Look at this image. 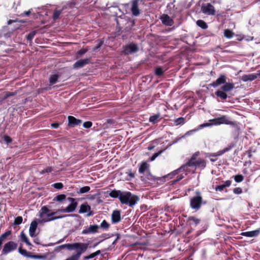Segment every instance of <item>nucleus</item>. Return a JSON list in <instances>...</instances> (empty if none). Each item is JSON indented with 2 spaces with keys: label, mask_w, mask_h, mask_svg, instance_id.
Here are the masks:
<instances>
[{
  "label": "nucleus",
  "mask_w": 260,
  "mask_h": 260,
  "mask_svg": "<svg viewBox=\"0 0 260 260\" xmlns=\"http://www.w3.org/2000/svg\"><path fill=\"white\" fill-rule=\"evenodd\" d=\"M200 154V152L199 151L194 152L185 164L173 172L172 174L176 175L182 170L186 172H190V171L188 169L189 167L193 168L194 170L197 168H200L201 170L204 169L206 167V161L202 158H197Z\"/></svg>",
  "instance_id": "1"
},
{
  "label": "nucleus",
  "mask_w": 260,
  "mask_h": 260,
  "mask_svg": "<svg viewBox=\"0 0 260 260\" xmlns=\"http://www.w3.org/2000/svg\"><path fill=\"white\" fill-rule=\"evenodd\" d=\"M112 198H118L122 204L128 205L129 207L134 206L139 200L137 195L132 194L130 191H122L120 190L113 189L109 193Z\"/></svg>",
  "instance_id": "2"
},
{
  "label": "nucleus",
  "mask_w": 260,
  "mask_h": 260,
  "mask_svg": "<svg viewBox=\"0 0 260 260\" xmlns=\"http://www.w3.org/2000/svg\"><path fill=\"white\" fill-rule=\"evenodd\" d=\"M60 211H58V210H56V211H52L51 212V210L48 209V208L44 206L42 207L41 211H40V216L43 217L45 214L47 215V218H43V220L45 222H48L52 220H54L57 219L62 218L65 217H67L68 216V215H61L58 216H53L56 213L59 212Z\"/></svg>",
  "instance_id": "3"
},
{
  "label": "nucleus",
  "mask_w": 260,
  "mask_h": 260,
  "mask_svg": "<svg viewBox=\"0 0 260 260\" xmlns=\"http://www.w3.org/2000/svg\"><path fill=\"white\" fill-rule=\"evenodd\" d=\"M209 121L212 123V125H218L224 124L232 125L235 127H237L238 126V123L236 121L232 120V119L230 117L226 115H222L219 117L210 119L209 120Z\"/></svg>",
  "instance_id": "4"
},
{
  "label": "nucleus",
  "mask_w": 260,
  "mask_h": 260,
  "mask_svg": "<svg viewBox=\"0 0 260 260\" xmlns=\"http://www.w3.org/2000/svg\"><path fill=\"white\" fill-rule=\"evenodd\" d=\"M234 84L233 83L225 82L219 90H217L215 94L222 100H225L228 98L226 92L231 91L234 88Z\"/></svg>",
  "instance_id": "5"
},
{
  "label": "nucleus",
  "mask_w": 260,
  "mask_h": 260,
  "mask_svg": "<svg viewBox=\"0 0 260 260\" xmlns=\"http://www.w3.org/2000/svg\"><path fill=\"white\" fill-rule=\"evenodd\" d=\"M195 193L196 196L190 199V207L191 209L198 211L201 208L202 205L206 204V202H203L201 193L200 191H197Z\"/></svg>",
  "instance_id": "6"
},
{
  "label": "nucleus",
  "mask_w": 260,
  "mask_h": 260,
  "mask_svg": "<svg viewBox=\"0 0 260 260\" xmlns=\"http://www.w3.org/2000/svg\"><path fill=\"white\" fill-rule=\"evenodd\" d=\"M88 245L89 244L86 243H73V250H76V253L75 254L80 257L81 254L87 250Z\"/></svg>",
  "instance_id": "7"
},
{
  "label": "nucleus",
  "mask_w": 260,
  "mask_h": 260,
  "mask_svg": "<svg viewBox=\"0 0 260 260\" xmlns=\"http://www.w3.org/2000/svg\"><path fill=\"white\" fill-rule=\"evenodd\" d=\"M17 244L14 241H10L6 243L2 249V255H6L9 253L16 250L17 247Z\"/></svg>",
  "instance_id": "8"
},
{
  "label": "nucleus",
  "mask_w": 260,
  "mask_h": 260,
  "mask_svg": "<svg viewBox=\"0 0 260 260\" xmlns=\"http://www.w3.org/2000/svg\"><path fill=\"white\" fill-rule=\"evenodd\" d=\"M139 51V47L137 44L130 43L123 47L122 52L125 55H129L137 53Z\"/></svg>",
  "instance_id": "9"
},
{
  "label": "nucleus",
  "mask_w": 260,
  "mask_h": 260,
  "mask_svg": "<svg viewBox=\"0 0 260 260\" xmlns=\"http://www.w3.org/2000/svg\"><path fill=\"white\" fill-rule=\"evenodd\" d=\"M18 252L20 254L26 257L34 259H45L46 258L45 255L34 254L31 252H27L25 249H23L21 246L19 247Z\"/></svg>",
  "instance_id": "10"
},
{
  "label": "nucleus",
  "mask_w": 260,
  "mask_h": 260,
  "mask_svg": "<svg viewBox=\"0 0 260 260\" xmlns=\"http://www.w3.org/2000/svg\"><path fill=\"white\" fill-rule=\"evenodd\" d=\"M201 11L208 15H214L216 12L214 7L210 3L203 4L201 6Z\"/></svg>",
  "instance_id": "11"
},
{
  "label": "nucleus",
  "mask_w": 260,
  "mask_h": 260,
  "mask_svg": "<svg viewBox=\"0 0 260 260\" xmlns=\"http://www.w3.org/2000/svg\"><path fill=\"white\" fill-rule=\"evenodd\" d=\"M232 148V146H229L223 150H220L216 153H208L207 156L210 158V160L212 162H214L217 160V157L222 155L225 152L229 151Z\"/></svg>",
  "instance_id": "12"
},
{
  "label": "nucleus",
  "mask_w": 260,
  "mask_h": 260,
  "mask_svg": "<svg viewBox=\"0 0 260 260\" xmlns=\"http://www.w3.org/2000/svg\"><path fill=\"white\" fill-rule=\"evenodd\" d=\"M88 212L87 216H91L93 215L94 212L91 210V207L88 205L87 202H85L81 204L79 210V213L80 214L85 213Z\"/></svg>",
  "instance_id": "13"
},
{
  "label": "nucleus",
  "mask_w": 260,
  "mask_h": 260,
  "mask_svg": "<svg viewBox=\"0 0 260 260\" xmlns=\"http://www.w3.org/2000/svg\"><path fill=\"white\" fill-rule=\"evenodd\" d=\"M226 79L227 77L225 74H220L219 78L215 81L209 84V86L216 87L219 85L224 84L226 82Z\"/></svg>",
  "instance_id": "14"
},
{
  "label": "nucleus",
  "mask_w": 260,
  "mask_h": 260,
  "mask_svg": "<svg viewBox=\"0 0 260 260\" xmlns=\"http://www.w3.org/2000/svg\"><path fill=\"white\" fill-rule=\"evenodd\" d=\"M99 226L97 224L90 225L89 227H86L82 231L81 234L83 235H88L89 234H94L98 232Z\"/></svg>",
  "instance_id": "15"
},
{
  "label": "nucleus",
  "mask_w": 260,
  "mask_h": 260,
  "mask_svg": "<svg viewBox=\"0 0 260 260\" xmlns=\"http://www.w3.org/2000/svg\"><path fill=\"white\" fill-rule=\"evenodd\" d=\"M90 59V58H84L80 59L74 63V64H73V68L74 69H80L83 68L85 65L89 63Z\"/></svg>",
  "instance_id": "16"
},
{
  "label": "nucleus",
  "mask_w": 260,
  "mask_h": 260,
  "mask_svg": "<svg viewBox=\"0 0 260 260\" xmlns=\"http://www.w3.org/2000/svg\"><path fill=\"white\" fill-rule=\"evenodd\" d=\"M139 0H133L132 2V7L131 9L133 15L138 16L140 12L138 8Z\"/></svg>",
  "instance_id": "17"
},
{
  "label": "nucleus",
  "mask_w": 260,
  "mask_h": 260,
  "mask_svg": "<svg viewBox=\"0 0 260 260\" xmlns=\"http://www.w3.org/2000/svg\"><path fill=\"white\" fill-rule=\"evenodd\" d=\"M78 206V202H75L73 203L70 204L66 208L62 209H58V211H60V212H63V213H70L72 212L77 208Z\"/></svg>",
  "instance_id": "18"
},
{
  "label": "nucleus",
  "mask_w": 260,
  "mask_h": 260,
  "mask_svg": "<svg viewBox=\"0 0 260 260\" xmlns=\"http://www.w3.org/2000/svg\"><path fill=\"white\" fill-rule=\"evenodd\" d=\"M160 19L162 23L167 26H171L174 24L173 19L167 14H163L161 16Z\"/></svg>",
  "instance_id": "19"
},
{
  "label": "nucleus",
  "mask_w": 260,
  "mask_h": 260,
  "mask_svg": "<svg viewBox=\"0 0 260 260\" xmlns=\"http://www.w3.org/2000/svg\"><path fill=\"white\" fill-rule=\"evenodd\" d=\"M68 125L70 126L74 127L76 125H79L82 123V120L80 119H76L73 116H68Z\"/></svg>",
  "instance_id": "20"
},
{
  "label": "nucleus",
  "mask_w": 260,
  "mask_h": 260,
  "mask_svg": "<svg viewBox=\"0 0 260 260\" xmlns=\"http://www.w3.org/2000/svg\"><path fill=\"white\" fill-rule=\"evenodd\" d=\"M111 219L113 223H116L120 222L121 220L120 211L119 210H114L112 214Z\"/></svg>",
  "instance_id": "21"
},
{
  "label": "nucleus",
  "mask_w": 260,
  "mask_h": 260,
  "mask_svg": "<svg viewBox=\"0 0 260 260\" xmlns=\"http://www.w3.org/2000/svg\"><path fill=\"white\" fill-rule=\"evenodd\" d=\"M20 241L26 244L27 246L29 247V249H31L32 247L33 246L32 244L30 242L28 237L26 235V234L24 233V231H21L20 235Z\"/></svg>",
  "instance_id": "22"
},
{
  "label": "nucleus",
  "mask_w": 260,
  "mask_h": 260,
  "mask_svg": "<svg viewBox=\"0 0 260 260\" xmlns=\"http://www.w3.org/2000/svg\"><path fill=\"white\" fill-rule=\"evenodd\" d=\"M38 226V223L36 220L32 221L30 225L29 234L31 237H35V232Z\"/></svg>",
  "instance_id": "23"
},
{
  "label": "nucleus",
  "mask_w": 260,
  "mask_h": 260,
  "mask_svg": "<svg viewBox=\"0 0 260 260\" xmlns=\"http://www.w3.org/2000/svg\"><path fill=\"white\" fill-rule=\"evenodd\" d=\"M257 78V76L253 74H249V75H243L241 77V80L244 82H246L248 81H252L255 80Z\"/></svg>",
  "instance_id": "24"
},
{
  "label": "nucleus",
  "mask_w": 260,
  "mask_h": 260,
  "mask_svg": "<svg viewBox=\"0 0 260 260\" xmlns=\"http://www.w3.org/2000/svg\"><path fill=\"white\" fill-rule=\"evenodd\" d=\"M201 220L195 216H189L188 218L187 222L190 225L197 226L200 222Z\"/></svg>",
  "instance_id": "25"
},
{
  "label": "nucleus",
  "mask_w": 260,
  "mask_h": 260,
  "mask_svg": "<svg viewBox=\"0 0 260 260\" xmlns=\"http://www.w3.org/2000/svg\"><path fill=\"white\" fill-rule=\"evenodd\" d=\"M149 165L146 162H143L141 164L139 169V172L140 174L144 173L148 168Z\"/></svg>",
  "instance_id": "26"
},
{
  "label": "nucleus",
  "mask_w": 260,
  "mask_h": 260,
  "mask_svg": "<svg viewBox=\"0 0 260 260\" xmlns=\"http://www.w3.org/2000/svg\"><path fill=\"white\" fill-rule=\"evenodd\" d=\"M166 70H163L162 68L160 66H158L155 68L154 70V74L158 77L161 76L165 73Z\"/></svg>",
  "instance_id": "27"
},
{
  "label": "nucleus",
  "mask_w": 260,
  "mask_h": 260,
  "mask_svg": "<svg viewBox=\"0 0 260 260\" xmlns=\"http://www.w3.org/2000/svg\"><path fill=\"white\" fill-rule=\"evenodd\" d=\"M17 94V92H10V91H7L5 92L4 93V95L3 97L1 98V102L4 101V100H6L8 98L14 96Z\"/></svg>",
  "instance_id": "28"
},
{
  "label": "nucleus",
  "mask_w": 260,
  "mask_h": 260,
  "mask_svg": "<svg viewBox=\"0 0 260 260\" xmlns=\"http://www.w3.org/2000/svg\"><path fill=\"white\" fill-rule=\"evenodd\" d=\"M196 23L198 26L202 29H206L208 28L207 24L203 20H198Z\"/></svg>",
  "instance_id": "29"
},
{
  "label": "nucleus",
  "mask_w": 260,
  "mask_h": 260,
  "mask_svg": "<svg viewBox=\"0 0 260 260\" xmlns=\"http://www.w3.org/2000/svg\"><path fill=\"white\" fill-rule=\"evenodd\" d=\"M58 78L59 76L57 74L51 75L49 79V82L50 84L53 85L56 83L58 80Z\"/></svg>",
  "instance_id": "30"
},
{
  "label": "nucleus",
  "mask_w": 260,
  "mask_h": 260,
  "mask_svg": "<svg viewBox=\"0 0 260 260\" xmlns=\"http://www.w3.org/2000/svg\"><path fill=\"white\" fill-rule=\"evenodd\" d=\"M160 117L159 114H154L152 116H151L149 117V120L150 122H152L153 123H156L158 120V119Z\"/></svg>",
  "instance_id": "31"
},
{
  "label": "nucleus",
  "mask_w": 260,
  "mask_h": 260,
  "mask_svg": "<svg viewBox=\"0 0 260 260\" xmlns=\"http://www.w3.org/2000/svg\"><path fill=\"white\" fill-rule=\"evenodd\" d=\"M90 189V187L89 186H85L84 187H81L79 189V190L77 191V192L78 194H82L88 192Z\"/></svg>",
  "instance_id": "32"
},
{
  "label": "nucleus",
  "mask_w": 260,
  "mask_h": 260,
  "mask_svg": "<svg viewBox=\"0 0 260 260\" xmlns=\"http://www.w3.org/2000/svg\"><path fill=\"white\" fill-rule=\"evenodd\" d=\"M224 36L227 38H232L234 36V33L230 29H226L224 31Z\"/></svg>",
  "instance_id": "33"
},
{
  "label": "nucleus",
  "mask_w": 260,
  "mask_h": 260,
  "mask_svg": "<svg viewBox=\"0 0 260 260\" xmlns=\"http://www.w3.org/2000/svg\"><path fill=\"white\" fill-rule=\"evenodd\" d=\"M185 122V119L183 117H179L174 120L175 125H182Z\"/></svg>",
  "instance_id": "34"
},
{
  "label": "nucleus",
  "mask_w": 260,
  "mask_h": 260,
  "mask_svg": "<svg viewBox=\"0 0 260 260\" xmlns=\"http://www.w3.org/2000/svg\"><path fill=\"white\" fill-rule=\"evenodd\" d=\"M66 198V196L64 194H60L56 196L54 199L53 201H58L59 202H61L64 200Z\"/></svg>",
  "instance_id": "35"
},
{
  "label": "nucleus",
  "mask_w": 260,
  "mask_h": 260,
  "mask_svg": "<svg viewBox=\"0 0 260 260\" xmlns=\"http://www.w3.org/2000/svg\"><path fill=\"white\" fill-rule=\"evenodd\" d=\"M101 253V251L100 250H97L96 251L89 254V255L86 256L84 257V259H89L92 258H94L96 256L98 255Z\"/></svg>",
  "instance_id": "36"
},
{
  "label": "nucleus",
  "mask_w": 260,
  "mask_h": 260,
  "mask_svg": "<svg viewBox=\"0 0 260 260\" xmlns=\"http://www.w3.org/2000/svg\"><path fill=\"white\" fill-rule=\"evenodd\" d=\"M235 181L237 183L241 182L243 181L244 177L242 175L238 174L233 176Z\"/></svg>",
  "instance_id": "37"
},
{
  "label": "nucleus",
  "mask_w": 260,
  "mask_h": 260,
  "mask_svg": "<svg viewBox=\"0 0 260 260\" xmlns=\"http://www.w3.org/2000/svg\"><path fill=\"white\" fill-rule=\"evenodd\" d=\"M100 227L104 229L107 230L110 228V224L107 222L106 220H104L100 224Z\"/></svg>",
  "instance_id": "38"
},
{
  "label": "nucleus",
  "mask_w": 260,
  "mask_h": 260,
  "mask_svg": "<svg viewBox=\"0 0 260 260\" xmlns=\"http://www.w3.org/2000/svg\"><path fill=\"white\" fill-rule=\"evenodd\" d=\"M37 30H33V31L30 32L26 36L27 40L29 41H31L32 40L34 36L37 34Z\"/></svg>",
  "instance_id": "39"
},
{
  "label": "nucleus",
  "mask_w": 260,
  "mask_h": 260,
  "mask_svg": "<svg viewBox=\"0 0 260 260\" xmlns=\"http://www.w3.org/2000/svg\"><path fill=\"white\" fill-rule=\"evenodd\" d=\"M11 234V231H8L4 233H3L2 235L0 236V240L3 242V241L6 239V238L9 236Z\"/></svg>",
  "instance_id": "40"
},
{
  "label": "nucleus",
  "mask_w": 260,
  "mask_h": 260,
  "mask_svg": "<svg viewBox=\"0 0 260 260\" xmlns=\"http://www.w3.org/2000/svg\"><path fill=\"white\" fill-rule=\"evenodd\" d=\"M73 243H72V244L68 243V244H63V245H61L60 247L62 249L67 248L69 250H73Z\"/></svg>",
  "instance_id": "41"
},
{
  "label": "nucleus",
  "mask_w": 260,
  "mask_h": 260,
  "mask_svg": "<svg viewBox=\"0 0 260 260\" xmlns=\"http://www.w3.org/2000/svg\"><path fill=\"white\" fill-rule=\"evenodd\" d=\"M3 141L6 143L7 144L11 143L12 142V139L8 135H5L3 137Z\"/></svg>",
  "instance_id": "42"
},
{
  "label": "nucleus",
  "mask_w": 260,
  "mask_h": 260,
  "mask_svg": "<svg viewBox=\"0 0 260 260\" xmlns=\"http://www.w3.org/2000/svg\"><path fill=\"white\" fill-rule=\"evenodd\" d=\"M23 220V218L22 216H17L15 218L14 224L15 225H19L20 224Z\"/></svg>",
  "instance_id": "43"
},
{
  "label": "nucleus",
  "mask_w": 260,
  "mask_h": 260,
  "mask_svg": "<svg viewBox=\"0 0 260 260\" xmlns=\"http://www.w3.org/2000/svg\"><path fill=\"white\" fill-rule=\"evenodd\" d=\"M52 186H53L56 189H61L63 187V185L61 182H57L52 184Z\"/></svg>",
  "instance_id": "44"
},
{
  "label": "nucleus",
  "mask_w": 260,
  "mask_h": 260,
  "mask_svg": "<svg viewBox=\"0 0 260 260\" xmlns=\"http://www.w3.org/2000/svg\"><path fill=\"white\" fill-rule=\"evenodd\" d=\"M61 12L60 11L55 10L53 15V19L54 20L57 19L59 18L60 15L61 14Z\"/></svg>",
  "instance_id": "45"
},
{
  "label": "nucleus",
  "mask_w": 260,
  "mask_h": 260,
  "mask_svg": "<svg viewBox=\"0 0 260 260\" xmlns=\"http://www.w3.org/2000/svg\"><path fill=\"white\" fill-rule=\"evenodd\" d=\"M88 51L87 49L83 48L79 50L77 52L78 57H81L83 54H84Z\"/></svg>",
  "instance_id": "46"
},
{
  "label": "nucleus",
  "mask_w": 260,
  "mask_h": 260,
  "mask_svg": "<svg viewBox=\"0 0 260 260\" xmlns=\"http://www.w3.org/2000/svg\"><path fill=\"white\" fill-rule=\"evenodd\" d=\"M53 170V168L52 167H47L45 169H43L41 172V174H45L46 173L51 172Z\"/></svg>",
  "instance_id": "47"
},
{
  "label": "nucleus",
  "mask_w": 260,
  "mask_h": 260,
  "mask_svg": "<svg viewBox=\"0 0 260 260\" xmlns=\"http://www.w3.org/2000/svg\"><path fill=\"white\" fill-rule=\"evenodd\" d=\"M233 192L236 194H241L243 192L242 189L241 187H236L233 189Z\"/></svg>",
  "instance_id": "48"
},
{
  "label": "nucleus",
  "mask_w": 260,
  "mask_h": 260,
  "mask_svg": "<svg viewBox=\"0 0 260 260\" xmlns=\"http://www.w3.org/2000/svg\"><path fill=\"white\" fill-rule=\"evenodd\" d=\"M103 43H104V41L103 40H98V44H97L96 46L94 47L93 50H96L99 49L102 46Z\"/></svg>",
  "instance_id": "49"
},
{
  "label": "nucleus",
  "mask_w": 260,
  "mask_h": 260,
  "mask_svg": "<svg viewBox=\"0 0 260 260\" xmlns=\"http://www.w3.org/2000/svg\"><path fill=\"white\" fill-rule=\"evenodd\" d=\"M162 151H158V152L155 153L150 158L151 161L154 160L158 156H159Z\"/></svg>",
  "instance_id": "50"
},
{
  "label": "nucleus",
  "mask_w": 260,
  "mask_h": 260,
  "mask_svg": "<svg viewBox=\"0 0 260 260\" xmlns=\"http://www.w3.org/2000/svg\"><path fill=\"white\" fill-rule=\"evenodd\" d=\"M197 131V129H192V130H190V131H189L188 132H187L182 137V138H185L186 137L189 136V135H191L192 134H193L195 132Z\"/></svg>",
  "instance_id": "51"
},
{
  "label": "nucleus",
  "mask_w": 260,
  "mask_h": 260,
  "mask_svg": "<svg viewBox=\"0 0 260 260\" xmlns=\"http://www.w3.org/2000/svg\"><path fill=\"white\" fill-rule=\"evenodd\" d=\"M92 123L91 121H86L83 123L84 127L89 128L91 127Z\"/></svg>",
  "instance_id": "52"
},
{
  "label": "nucleus",
  "mask_w": 260,
  "mask_h": 260,
  "mask_svg": "<svg viewBox=\"0 0 260 260\" xmlns=\"http://www.w3.org/2000/svg\"><path fill=\"white\" fill-rule=\"evenodd\" d=\"M241 235L243 236H245V237H252L251 231L242 232L241 234Z\"/></svg>",
  "instance_id": "53"
},
{
  "label": "nucleus",
  "mask_w": 260,
  "mask_h": 260,
  "mask_svg": "<svg viewBox=\"0 0 260 260\" xmlns=\"http://www.w3.org/2000/svg\"><path fill=\"white\" fill-rule=\"evenodd\" d=\"M79 258L80 257L78 256L76 254H74L66 260H79Z\"/></svg>",
  "instance_id": "54"
},
{
  "label": "nucleus",
  "mask_w": 260,
  "mask_h": 260,
  "mask_svg": "<svg viewBox=\"0 0 260 260\" xmlns=\"http://www.w3.org/2000/svg\"><path fill=\"white\" fill-rule=\"evenodd\" d=\"M212 125V124L211 122L210 123H204L200 125L199 128H202L205 127H208V126H210Z\"/></svg>",
  "instance_id": "55"
},
{
  "label": "nucleus",
  "mask_w": 260,
  "mask_h": 260,
  "mask_svg": "<svg viewBox=\"0 0 260 260\" xmlns=\"http://www.w3.org/2000/svg\"><path fill=\"white\" fill-rule=\"evenodd\" d=\"M232 184V181L228 180L225 181L224 183L222 184L224 188L228 187L231 186Z\"/></svg>",
  "instance_id": "56"
},
{
  "label": "nucleus",
  "mask_w": 260,
  "mask_h": 260,
  "mask_svg": "<svg viewBox=\"0 0 260 260\" xmlns=\"http://www.w3.org/2000/svg\"><path fill=\"white\" fill-rule=\"evenodd\" d=\"M147 178L149 180H154V177L153 176L149 171L147 172Z\"/></svg>",
  "instance_id": "57"
},
{
  "label": "nucleus",
  "mask_w": 260,
  "mask_h": 260,
  "mask_svg": "<svg viewBox=\"0 0 260 260\" xmlns=\"http://www.w3.org/2000/svg\"><path fill=\"white\" fill-rule=\"evenodd\" d=\"M224 186H223V185H217L215 188V189L216 191H222L223 189H224Z\"/></svg>",
  "instance_id": "58"
},
{
  "label": "nucleus",
  "mask_w": 260,
  "mask_h": 260,
  "mask_svg": "<svg viewBox=\"0 0 260 260\" xmlns=\"http://www.w3.org/2000/svg\"><path fill=\"white\" fill-rule=\"evenodd\" d=\"M259 232H260L259 230H254V231H251L252 237H253L257 236L259 234Z\"/></svg>",
  "instance_id": "59"
},
{
  "label": "nucleus",
  "mask_w": 260,
  "mask_h": 260,
  "mask_svg": "<svg viewBox=\"0 0 260 260\" xmlns=\"http://www.w3.org/2000/svg\"><path fill=\"white\" fill-rule=\"evenodd\" d=\"M51 126L53 128H57L59 126V124L58 123H53L51 124Z\"/></svg>",
  "instance_id": "60"
},
{
  "label": "nucleus",
  "mask_w": 260,
  "mask_h": 260,
  "mask_svg": "<svg viewBox=\"0 0 260 260\" xmlns=\"http://www.w3.org/2000/svg\"><path fill=\"white\" fill-rule=\"evenodd\" d=\"M68 200L71 202V203H75V202H77L76 201V199H75V198H71V197H69L68 198Z\"/></svg>",
  "instance_id": "61"
},
{
  "label": "nucleus",
  "mask_w": 260,
  "mask_h": 260,
  "mask_svg": "<svg viewBox=\"0 0 260 260\" xmlns=\"http://www.w3.org/2000/svg\"><path fill=\"white\" fill-rule=\"evenodd\" d=\"M137 245H145L144 244H143V243H139V242H136L133 244L131 245V246L133 247H135L136 246H137Z\"/></svg>",
  "instance_id": "62"
},
{
  "label": "nucleus",
  "mask_w": 260,
  "mask_h": 260,
  "mask_svg": "<svg viewBox=\"0 0 260 260\" xmlns=\"http://www.w3.org/2000/svg\"><path fill=\"white\" fill-rule=\"evenodd\" d=\"M34 242L38 244V245H39L40 244V239L38 238H35L34 240Z\"/></svg>",
  "instance_id": "63"
},
{
  "label": "nucleus",
  "mask_w": 260,
  "mask_h": 260,
  "mask_svg": "<svg viewBox=\"0 0 260 260\" xmlns=\"http://www.w3.org/2000/svg\"><path fill=\"white\" fill-rule=\"evenodd\" d=\"M213 4H220L221 0H211Z\"/></svg>",
  "instance_id": "64"
}]
</instances>
